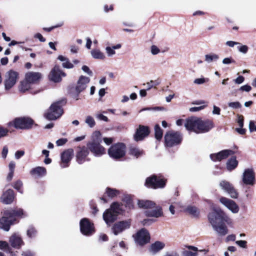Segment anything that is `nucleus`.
Masks as SVG:
<instances>
[{"label":"nucleus","mask_w":256,"mask_h":256,"mask_svg":"<svg viewBox=\"0 0 256 256\" xmlns=\"http://www.w3.org/2000/svg\"><path fill=\"white\" fill-rule=\"evenodd\" d=\"M211 208L212 212L208 215L210 222L220 236H225L228 233V229L223 222H228L229 218L220 208L213 204L211 205Z\"/></svg>","instance_id":"f257e3e1"},{"label":"nucleus","mask_w":256,"mask_h":256,"mask_svg":"<svg viewBox=\"0 0 256 256\" xmlns=\"http://www.w3.org/2000/svg\"><path fill=\"white\" fill-rule=\"evenodd\" d=\"M186 129L196 134L205 133L210 131L214 126V122L210 120H202L197 117H192L186 120L184 124Z\"/></svg>","instance_id":"f03ea898"},{"label":"nucleus","mask_w":256,"mask_h":256,"mask_svg":"<svg viewBox=\"0 0 256 256\" xmlns=\"http://www.w3.org/2000/svg\"><path fill=\"white\" fill-rule=\"evenodd\" d=\"M4 216L0 219V228L7 232L16 220V216L22 218L26 216L22 209L18 208L4 210Z\"/></svg>","instance_id":"7ed1b4c3"},{"label":"nucleus","mask_w":256,"mask_h":256,"mask_svg":"<svg viewBox=\"0 0 256 256\" xmlns=\"http://www.w3.org/2000/svg\"><path fill=\"white\" fill-rule=\"evenodd\" d=\"M66 103V101L62 100L52 104L44 115L46 118L49 120H55L59 118L63 114L62 106Z\"/></svg>","instance_id":"20e7f679"},{"label":"nucleus","mask_w":256,"mask_h":256,"mask_svg":"<svg viewBox=\"0 0 256 256\" xmlns=\"http://www.w3.org/2000/svg\"><path fill=\"white\" fill-rule=\"evenodd\" d=\"M122 210V208L118 202H114L112 204L110 208L106 210L103 214V218L106 224H109L114 222Z\"/></svg>","instance_id":"39448f33"},{"label":"nucleus","mask_w":256,"mask_h":256,"mask_svg":"<svg viewBox=\"0 0 256 256\" xmlns=\"http://www.w3.org/2000/svg\"><path fill=\"white\" fill-rule=\"evenodd\" d=\"M182 140V134L178 132L169 131L164 136L165 144L168 147H172L180 144Z\"/></svg>","instance_id":"423d86ee"},{"label":"nucleus","mask_w":256,"mask_h":256,"mask_svg":"<svg viewBox=\"0 0 256 256\" xmlns=\"http://www.w3.org/2000/svg\"><path fill=\"white\" fill-rule=\"evenodd\" d=\"M126 146L122 142L112 145L108 150V154L110 157L114 159H119L125 156Z\"/></svg>","instance_id":"0eeeda50"},{"label":"nucleus","mask_w":256,"mask_h":256,"mask_svg":"<svg viewBox=\"0 0 256 256\" xmlns=\"http://www.w3.org/2000/svg\"><path fill=\"white\" fill-rule=\"evenodd\" d=\"M18 76V72L13 70H10L6 73L4 84L6 90L10 89L16 84Z\"/></svg>","instance_id":"6e6552de"},{"label":"nucleus","mask_w":256,"mask_h":256,"mask_svg":"<svg viewBox=\"0 0 256 256\" xmlns=\"http://www.w3.org/2000/svg\"><path fill=\"white\" fill-rule=\"evenodd\" d=\"M146 185L148 187L153 188H163L166 185V180L164 178L154 175L146 178Z\"/></svg>","instance_id":"1a4fd4ad"},{"label":"nucleus","mask_w":256,"mask_h":256,"mask_svg":"<svg viewBox=\"0 0 256 256\" xmlns=\"http://www.w3.org/2000/svg\"><path fill=\"white\" fill-rule=\"evenodd\" d=\"M81 232L85 236H90L94 232L93 224L91 223L88 219L84 218L80 222Z\"/></svg>","instance_id":"9d476101"},{"label":"nucleus","mask_w":256,"mask_h":256,"mask_svg":"<svg viewBox=\"0 0 256 256\" xmlns=\"http://www.w3.org/2000/svg\"><path fill=\"white\" fill-rule=\"evenodd\" d=\"M131 226V220H127L116 222L112 228L114 235H118L126 230L128 229Z\"/></svg>","instance_id":"9b49d317"},{"label":"nucleus","mask_w":256,"mask_h":256,"mask_svg":"<svg viewBox=\"0 0 256 256\" xmlns=\"http://www.w3.org/2000/svg\"><path fill=\"white\" fill-rule=\"evenodd\" d=\"M90 82V78L88 77L81 76H80L75 86L74 90L77 96L78 94L84 91L88 86V84Z\"/></svg>","instance_id":"f8f14e48"},{"label":"nucleus","mask_w":256,"mask_h":256,"mask_svg":"<svg viewBox=\"0 0 256 256\" xmlns=\"http://www.w3.org/2000/svg\"><path fill=\"white\" fill-rule=\"evenodd\" d=\"M220 186L232 198H238V193L237 190L228 182L222 180L220 183Z\"/></svg>","instance_id":"ddd939ff"},{"label":"nucleus","mask_w":256,"mask_h":256,"mask_svg":"<svg viewBox=\"0 0 256 256\" xmlns=\"http://www.w3.org/2000/svg\"><path fill=\"white\" fill-rule=\"evenodd\" d=\"M150 239V234L147 230L144 228L141 229L134 236L136 242L140 246L148 242Z\"/></svg>","instance_id":"4468645a"},{"label":"nucleus","mask_w":256,"mask_h":256,"mask_svg":"<svg viewBox=\"0 0 256 256\" xmlns=\"http://www.w3.org/2000/svg\"><path fill=\"white\" fill-rule=\"evenodd\" d=\"M32 124L33 120L28 118H18L14 121V126L16 128L28 129L30 128Z\"/></svg>","instance_id":"2eb2a0df"},{"label":"nucleus","mask_w":256,"mask_h":256,"mask_svg":"<svg viewBox=\"0 0 256 256\" xmlns=\"http://www.w3.org/2000/svg\"><path fill=\"white\" fill-rule=\"evenodd\" d=\"M87 146L96 156H100L105 153L104 148L95 141L88 143Z\"/></svg>","instance_id":"dca6fc26"},{"label":"nucleus","mask_w":256,"mask_h":256,"mask_svg":"<svg viewBox=\"0 0 256 256\" xmlns=\"http://www.w3.org/2000/svg\"><path fill=\"white\" fill-rule=\"evenodd\" d=\"M242 182L246 185L253 186L255 184V175L252 169L248 168L244 171Z\"/></svg>","instance_id":"f3484780"},{"label":"nucleus","mask_w":256,"mask_h":256,"mask_svg":"<svg viewBox=\"0 0 256 256\" xmlns=\"http://www.w3.org/2000/svg\"><path fill=\"white\" fill-rule=\"evenodd\" d=\"M65 76L66 74L60 69V66H55L50 74L49 78L54 82H58L61 81L62 76Z\"/></svg>","instance_id":"a211bd4d"},{"label":"nucleus","mask_w":256,"mask_h":256,"mask_svg":"<svg viewBox=\"0 0 256 256\" xmlns=\"http://www.w3.org/2000/svg\"><path fill=\"white\" fill-rule=\"evenodd\" d=\"M220 202L234 214H236L239 211L238 206L236 202L228 198L222 197Z\"/></svg>","instance_id":"6ab92c4d"},{"label":"nucleus","mask_w":256,"mask_h":256,"mask_svg":"<svg viewBox=\"0 0 256 256\" xmlns=\"http://www.w3.org/2000/svg\"><path fill=\"white\" fill-rule=\"evenodd\" d=\"M10 246L16 249H20L24 245V242L21 236L17 234H12L9 238Z\"/></svg>","instance_id":"aec40b11"},{"label":"nucleus","mask_w":256,"mask_h":256,"mask_svg":"<svg viewBox=\"0 0 256 256\" xmlns=\"http://www.w3.org/2000/svg\"><path fill=\"white\" fill-rule=\"evenodd\" d=\"M73 156L74 150L72 148H69L64 151L61 154V167L62 168L68 167V164L72 160Z\"/></svg>","instance_id":"412c9836"},{"label":"nucleus","mask_w":256,"mask_h":256,"mask_svg":"<svg viewBox=\"0 0 256 256\" xmlns=\"http://www.w3.org/2000/svg\"><path fill=\"white\" fill-rule=\"evenodd\" d=\"M234 154L232 150H225L216 154H212L210 155L211 160L214 162L220 161L226 158L229 156Z\"/></svg>","instance_id":"4be33fe9"},{"label":"nucleus","mask_w":256,"mask_h":256,"mask_svg":"<svg viewBox=\"0 0 256 256\" xmlns=\"http://www.w3.org/2000/svg\"><path fill=\"white\" fill-rule=\"evenodd\" d=\"M76 157V161L80 164L84 162L86 160H89L88 158H86L89 154L88 148L84 146L79 148Z\"/></svg>","instance_id":"5701e85b"},{"label":"nucleus","mask_w":256,"mask_h":256,"mask_svg":"<svg viewBox=\"0 0 256 256\" xmlns=\"http://www.w3.org/2000/svg\"><path fill=\"white\" fill-rule=\"evenodd\" d=\"M149 134L150 130L148 126H140L134 135V140L136 141L141 140H143L144 138L148 136Z\"/></svg>","instance_id":"b1692460"},{"label":"nucleus","mask_w":256,"mask_h":256,"mask_svg":"<svg viewBox=\"0 0 256 256\" xmlns=\"http://www.w3.org/2000/svg\"><path fill=\"white\" fill-rule=\"evenodd\" d=\"M42 77V74L38 72H30L26 74V80L30 84L38 82Z\"/></svg>","instance_id":"393cba45"},{"label":"nucleus","mask_w":256,"mask_h":256,"mask_svg":"<svg viewBox=\"0 0 256 256\" xmlns=\"http://www.w3.org/2000/svg\"><path fill=\"white\" fill-rule=\"evenodd\" d=\"M14 198L13 190L9 189L4 192L1 196V201L4 204H10L13 202Z\"/></svg>","instance_id":"a878e982"},{"label":"nucleus","mask_w":256,"mask_h":256,"mask_svg":"<svg viewBox=\"0 0 256 256\" xmlns=\"http://www.w3.org/2000/svg\"><path fill=\"white\" fill-rule=\"evenodd\" d=\"M156 208L153 210H148L146 211V215L148 216L160 218L163 216V212L161 206H156L154 207Z\"/></svg>","instance_id":"bb28decb"},{"label":"nucleus","mask_w":256,"mask_h":256,"mask_svg":"<svg viewBox=\"0 0 256 256\" xmlns=\"http://www.w3.org/2000/svg\"><path fill=\"white\" fill-rule=\"evenodd\" d=\"M128 154L138 158L144 154V152L138 148L132 146L129 148Z\"/></svg>","instance_id":"cd10ccee"},{"label":"nucleus","mask_w":256,"mask_h":256,"mask_svg":"<svg viewBox=\"0 0 256 256\" xmlns=\"http://www.w3.org/2000/svg\"><path fill=\"white\" fill-rule=\"evenodd\" d=\"M139 207L144 208L150 209L155 207L156 204L151 200H140L138 203Z\"/></svg>","instance_id":"c85d7f7f"},{"label":"nucleus","mask_w":256,"mask_h":256,"mask_svg":"<svg viewBox=\"0 0 256 256\" xmlns=\"http://www.w3.org/2000/svg\"><path fill=\"white\" fill-rule=\"evenodd\" d=\"M46 170L44 167L37 166L32 168L30 174L32 175H36L38 176H43L46 174Z\"/></svg>","instance_id":"c756f323"},{"label":"nucleus","mask_w":256,"mask_h":256,"mask_svg":"<svg viewBox=\"0 0 256 256\" xmlns=\"http://www.w3.org/2000/svg\"><path fill=\"white\" fill-rule=\"evenodd\" d=\"M189 250H185L182 252V256H198V249L196 247L192 246H187Z\"/></svg>","instance_id":"7c9ffc66"},{"label":"nucleus","mask_w":256,"mask_h":256,"mask_svg":"<svg viewBox=\"0 0 256 256\" xmlns=\"http://www.w3.org/2000/svg\"><path fill=\"white\" fill-rule=\"evenodd\" d=\"M164 246V244L160 242H156L150 246V250L153 254H155L162 250Z\"/></svg>","instance_id":"2f4dec72"},{"label":"nucleus","mask_w":256,"mask_h":256,"mask_svg":"<svg viewBox=\"0 0 256 256\" xmlns=\"http://www.w3.org/2000/svg\"><path fill=\"white\" fill-rule=\"evenodd\" d=\"M58 59L62 62V66L64 68H74V65L71 63L69 60L62 56H58Z\"/></svg>","instance_id":"473e14b6"},{"label":"nucleus","mask_w":256,"mask_h":256,"mask_svg":"<svg viewBox=\"0 0 256 256\" xmlns=\"http://www.w3.org/2000/svg\"><path fill=\"white\" fill-rule=\"evenodd\" d=\"M122 47V45L120 44H117L112 46H106V52L108 56H112L116 54L115 50L120 49Z\"/></svg>","instance_id":"72a5a7b5"},{"label":"nucleus","mask_w":256,"mask_h":256,"mask_svg":"<svg viewBox=\"0 0 256 256\" xmlns=\"http://www.w3.org/2000/svg\"><path fill=\"white\" fill-rule=\"evenodd\" d=\"M238 162L236 156L232 157L226 163V168L228 170H232L234 169L238 166Z\"/></svg>","instance_id":"f704fd0d"},{"label":"nucleus","mask_w":256,"mask_h":256,"mask_svg":"<svg viewBox=\"0 0 256 256\" xmlns=\"http://www.w3.org/2000/svg\"><path fill=\"white\" fill-rule=\"evenodd\" d=\"M90 53L94 58L103 60L105 58L104 54L98 49H94L91 51Z\"/></svg>","instance_id":"c9c22d12"},{"label":"nucleus","mask_w":256,"mask_h":256,"mask_svg":"<svg viewBox=\"0 0 256 256\" xmlns=\"http://www.w3.org/2000/svg\"><path fill=\"white\" fill-rule=\"evenodd\" d=\"M205 61L208 63H210L212 62H216L219 58L218 54L211 53L210 54H206L204 56Z\"/></svg>","instance_id":"e433bc0d"},{"label":"nucleus","mask_w":256,"mask_h":256,"mask_svg":"<svg viewBox=\"0 0 256 256\" xmlns=\"http://www.w3.org/2000/svg\"><path fill=\"white\" fill-rule=\"evenodd\" d=\"M185 211L194 216H198L199 214L198 209L194 206H188L185 210Z\"/></svg>","instance_id":"4c0bfd02"},{"label":"nucleus","mask_w":256,"mask_h":256,"mask_svg":"<svg viewBox=\"0 0 256 256\" xmlns=\"http://www.w3.org/2000/svg\"><path fill=\"white\" fill-rule=\"evenodd\" d=\"M0 250L8 252H10L12 248L7 242L0 240Z\"/></svg>","instance_id":"58836bf2"},{"label":"nucleus","mask_w":256,"mask_h":256,"mask_svg":"<svg viewBox=\"0 0 256 256\" xmlns=\"http://www.w3.org/2000/svg\"><path fill=\"white\" fill-rule=\"evenodd\" d=\"M154 132L156 138L158 140H160L162 137L163 132L159 125L156 124L155 126Z\"/></svg>","instance_id":"ea45409f"},{"label":"nucleus","mask_w":256,"mask_h":256,"mask_svg":"<svg viewBox=\"0 0 256 256\" xmlns=\"http://www.w3.org/2000/svg\"><path fill=\"white\" fill-rule=\"evenodd\" d=\"M30 84L26 80L24 82H21L18 88L19 90L22 92H26L30 88Z\"/></svg>","instance_id":"a19ab883"},{"label":"nucleus","mask_w":256,"mask_h":256,"mask_svg":"<svg viewBox=\"0 0 256 256\" xmlns=\"http://www.w3.org/2000/svg\"><path fill=\"white\" fill-rule=\"evenodd\" d=\"M106 194H107L108 196L112 198L117 196L119 194V192L116 189L107 188L106 190Z\"/></svg>","instance_id":"79ce46f5"},{"label":"nucleus","mask_w":256,"mask_h":256,"mask_svg":"<svg viewBox=\"0 0 256 256\" xmlns=\"http://www.w3.org/2000/svg\"><path fill=\"white\" fill-rule=\"evenodd\" d=\"M14 188L16 189L18 192L22 194L23 190L22 189V182L21 180H18L13 185Z\"/></svg>","instance_id":"37998d69"},{"label":"nucleus","mask_w":256,"mask_h":256,"mask_svg":"<svg viewBox=\"0 0 256 256\" xmlns=\"http://www.w3.org/2000/svg\"><path fill=\"white\" fill-rule=\"evenodd\" d=\"M85 122L90 128H93L96 124L94 118L90 116L86 117Z\"/></svg>","instance_id":"c03bdc74"},{"label":"nucleus","mask_w":256,"mask_h":256,"mask_svg":"<svg viewBox=\"0 0 256 256\" xmlns=\"http://www.w3.org/2000/svg\"><path fill=\"white\" fill-rule=\"evenodd\" d=\"M208 81L209 79L208 78H204L202 77L200 78H196L194 81V84L200 85L208 82Z\"/></svg>","instance_id":"a18cd8bd"},{"label":"nucleus","mask_w":256,"mask_h":256,"mask_svg":"<svg viewBox=\"0 0 256 256\" xmlns=\"http://www.w3.org/2000/svg\"><path fill=\"white\" fill-rule=\"evenodd\" d=\"M228 106L233 109L240 108L242 107L240 103L238 102H230L228 103Z\"/></svg>","instance_id":"49530a36"},{"label":"nucleus","mask_w":256,"mask_h":256,"mask_svg":"<svg viewBox=\"0 0 256 256\" xmlns=\"http://www.w3.org/2000/svg\"><path fill=\"white\" fill-rule=\"evenodd\" d=\"M36 234V230L33 227H30L27 230V235L30 238H34Z\"/></svg>","instance_id":"de8ad7c7"},{"label":"nucleus","mask_w":256,"mask_h":256,"mask_svg":"<svg viewBox=\"0 0 256 256\" xmlns=\"http://www.w3.org/2000/svg\"><path fill=\"white\" fill-rule=\"evenodd\" d=\"M222 62L224 64H236V62L232 57H228L224 58Z\"/></svg>","instance_id":"09e8293b"},{"label":"nucleus","mask_w":256,"mask_h":256,"mask_svg":"<svg viewBox=\"0 0 256 256\" xmlns=\"http://www.w3.org/2000/svg\"><path fill=\"white\" fill-rule=\"evenodd\" d=\"M238 50L240 52L243 54H246L248 51V46L246 45H242L240 43V44H238Z\"/></svg>","instance_id":"8fccbe9b"},{"label":"nucleus","mask_w":256,"mask_h":256,"mask_svg":"<svg viewBox=\"0 0 256 256\" xmlns=\"http://www.w3.org/2000/svg\"><path fill=\"white\" fill-rule=\"evenodd\" d=\"M96 118L100 120H102L106 122H108V118L102 113L98 112L96 114Z\"/></svg>","instance_id":"3c124183"},{"label":"nucleus","mask_w":256,"mask_h":256,"mask_svg":"<svg viewBox=\"0 0 256 256\" xmlns=\"http://www.w3.org/2000/svg\"><path fill=\"white\" fill-rule=\"evenodd\" d=\"M160 82H159L158 80L154 81V80H150V82H147L146 84L148 86V90H150L151 88H152L154 86H158L160 84Z\"/></svg>","instance_id":"603ef678"},{"label":"nucleus","mask_w":256,"mask_h":256,"mask_svg":"<svg viewBox=\"0 0 256 256\" xmlns=\"http://www.w3.org/2000/svg\"><path fill=\"white\" fill-rule=\"evenodd\" d=\"M206 106H207V104L202 105V106H200L190 108V112H196L200 111V110L204 109Z\"/></svg>","instance_id":"864d4df0"},{"label":"nucleus","mask_w":256,"mask_h":256,"mask_svg":"<svg viewBox=\"0 0 256 256\" xmlns=\"http://www.w3.org/2000/svg\"><path fill=\"white\" fill-rule=\"evenodd\" d=\"M168 204H170V208H169V210H170V213L172 214H175V210H174L175 206H174V205L177 204H178L177 202H172L170 201V200L168 202Z\"/></svg>","instance_id":"5fc2aeb1"},{"label":"nucleus","mask_w":256,"mask_h":256,"mask_svg":"<svg viewBox=\"0 0 256 256\" xmlns=\"http://www.w3.org/2000/svg\"><path fill=\"white\" fill-rule=\"evenodd\" d=\"M150 52L152 54L156 55L160 52V50L158 46L152 45L150 48Z\"/></svg>","instance_id":"6e6d98bb"},{"label":"nucleus","mask_w":256,"mask_h":256,"mask_svg":"<svg viewBox=\"0 0 256 256\" xmlns=\"http://www.w3.org/2000/svg\"><path fill=\"white\" fill-rule=\"evenodd\" d=\"M68 140L66 138H62L56 141V146H64L66 142Z\"/></svg>","instance_id":"4d7b16f0"},{"label":"nucleus","mask_w":256,"mask_h":256,"mask_svg":"<svg viewBox=\"0 0 256 256\" xmlns=\"http://www.w3.org/2000/svg\"><path fill=\"white\" fill-rule=\"evenodd\" d=\"M82 70L90 76H92L93 73L92 70H90L89 68L86 66H84L82 68Z\"/></svg>","instance_id":"13d9d810"},{"label":"nucleus","mask_w":256,"mask_h":256,"mask_svg":"<svg viewBox=\"0 0 256 256\" xmlns=\"http://www.w3.org/2000/svg\"><path fill=\"white\" fill-rule=\"evenodd\" d=\"M24 154V150H18L15 152L14 156L16 160L20 159Z\"/></svg>","instance_id":"bf43d9fd"},{"label":"nucleus","mask_w":256,"mask_h":256,"mask_svg":"<svg viewBox=\"0 0 256 256\" xmlns=\"http://www.w3.org/2000/svg\"><path fill=\"white\" fill-rule=\"evenodd\" d=\"M8 132V130L0 126V138L6 136Z\"/></svg>","instance_id":"052dcab7"},{"label":"nucleus","mask_w":256,"mask_h":256,"mask_svg":"<svg viewBox=\"0 0 256 256\" xmlns=\"http://www.w3.org/2000/svg\"><path fill=\"white\" fill-rule=\"evenodd\" d=\"M236 243L241 248H246L247 242L246 240H237L236 242Z\"/></svg>","instance_id":"680f3d73"},{"label":"nucleus","mask_w":256,"mask_h":256,"mask_svg":"<svg viewBox=\"0 0 256 256\" xmlns=\"http://www.w3.org/2000/svg\"><path fill=\"white\" fill-rule=\"evenodd\" d=\"M154 222L155 220H154L153 219L148 218L142 220V224L144 226H149Z\"/></svg>","instance_id":"e2e57ef3"},{"label":"nucleus","mask_w":256,"mask_h":256,"mask_svg":"<svg viewBox=\"0 0 256 256\" xmlns=\"http://www.w3.org/2000/svg\"><path fill=\"white\" fill-rule=\"evenodd\" d=\"M251 90H252L251 86L248 84H246V85L242 86L239 89V90H240L245 91L246 92H250Z\"/></svg>","instance_id":"0e129e2a"},{"label":"nucleus","mask_w":256,"mask_h":256,"mask_svg":"<svg viewBox=\"0 0 256 256\" xmlns=\"http://www.w3.org/2000/svg\"><path fill=\"white\" fill-rule=\"evenodd\" d=\"M244 80V77L242 76H238L236 78L234 79V80L236 84H240L242 83Z\"/></svg>","instance_id":"69168bd1"},{"label":"nucleus","mask_w":256,"mask_h":256,"mask_svg":"<svg viewBox=\"0 0 256 256\" xmlns=\"http://www.w3.org/2000/svg\"><path fill=\"white\" fill-rule=\"evenodd\" d=\"M249 128L250 132L256 131V124L253 121H250L249 123Z\"/></svg>","instance_id":"338daca9"},{"label":"nucleus","mask_w":256,"mask_h":256,"mask_svg":"<svg viewBox=\"0 0 256 256\" xmlns=\"http://www.w3.org/2000/svg\"><path fill=\"white\" fill-rule=\"evenodd\" d=\"M22 256H34V254L30 251L28 250L24 251L22 254Z\"/></svg>","instance_id":"774afa93"}]
</instances>
